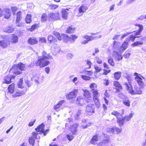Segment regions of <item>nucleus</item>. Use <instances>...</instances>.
Listing matches in <instances>:
<instances>
[{
    "mask_svg": "<svg viewBox=\"0 0 146 146\" xmlns=\"http://www.w3.org/2000/svg\"><path fill=\"white\" fill-rule=\"evenodd\" d=\"M120 46V43L118 41H114L113 42V47L112 48L113 51V56L114 57L115 60L119 61L122 59L123 57L120 53L119 50Z\"/></svg>",
    "mask_w": 146,
    "mask_h": 146,
    "instance_id": "1",
    "label": "nucleus"
},
{
    "mask_svg": "<svg viewBox=\"0 0 146 146\" xmlns=\"http://www.w3.org/2000/svg\"><path fill=\"white\" fill-rule=\"evenodd\" d=\"M18 68L17 66H13L12 68L10 70L9 72L10 73H12L16 75L19 74L21 73V71H19Z\"/></svg>",
    "mask_w": 146,
    "mask_h": 146,
    "instance_id": "17",
    "label": "nucleus"
},
{
    "mask_svg": "<svg viewBox=\"0 0 146 146\" xmlns=\"http://www.w3.org/2000/svg\"><path fill=\"white\" fill-rule=\"evenodd\" d=\"M14 30V29L12 27L8 26L5 28L4 31L8 33H11Z\"/></svg>",
    "mask_w": 146,
    "mask_h": 146,
    "instance_id": "32",
    "label": "nucleus"
},
{
    "mask_svg": "<svg viewBox=\"0 0 146 146\" xmlns=\"http://www.w3.org/2000/svg\"><path fill=\"white\" fill-rule=\"evenodd\" d=\"M18 37L15 35L13 34L12 35V38L11 39V41L12 43H15L18 42Z\"/></svg>",
    "mask_w": 146,
    "mask_h": 146,
    "instance_id": "28",
    "label": "nucleus"
},
{
    "mask_svg": "<svg viewBox=\"0 0 146 146\" xmlns=\"http://www.w3.org/2000/svg\"><path fill=\"white\" fill-rule=\"evenodd\" d=\"M17 66L18 69L21 70H25L26 68V67L25 65L22 63L18 64L17 65Z\"/></svg>",
    "mask_w": 146,
    "mask_h": 146,
    "instance_id": "33",
    "label": "nucleus"
},
{
    "mask_svg": "<svg viewBox=\"0 0 146 146\" xmlns=\"http://www.w3.org/2000/svg\"><path fill=\"white\" fill-rule=\"evenodd\" d=\"M32 134V135L29 137V142L30 144L33 145L34 144L35 140L36 139L38 133L37 132H34Z\"/></svg>",
    "mask_w": 146,
    "mask_h": 146,
    "instance_id": "12",
    "label": "nucleus"
},
{
    "mask_svg": "<svg viewBox=\"0 0 146 146\" xmlns=\"http://www.w3.org/2000/svg\"><path fill=\"white\" fill-rule=\"evenodd\" d=\"M11 9L12 10L13 15H15V12L17 9V7H11Z\"/></svg>",
    "mask_w": 146,
    "mask_h": 146,
    "instance_id": "57",
    "label": "nucleus"
},
{
    "mask_svg": "<svg viewBox=\"0 0 146 146\" xmlns=\"http://www.w3.org/2000/svg\"><path fill=\"white\" fill-rule=\"evenodd\" d=\"M49 17L53 20H57L59 19V15L58 13H50L49 15Z\"/></svg>",
    "mask_w": 146,
    "mask_h": 146,
    "instance_id": "18",
    "label": "nucleus"
},
{
    "mask_svg": "<svg viewBox=\"0 0 146 146\" xmlns=\"http://www.w3.org/2000/svg\"><path fill=\"white\" fill-rule=\"evenodd\" d=\"M63 36V40L65 42L70 41L71 43L75 42L76 40L78 38V36L76 35H71L69 36L66 35H62Z\"/></svg>",
    "mask_w": 146,
    "mask_h": 146,
    "instance_id": "4",
    "label": "nucleus"
},
{
    "mask_svg": "<svg viewBox=\"0 0 146 146\" xmlns=\"http://www.w3.org/2000/svg\"><path fill=\"white\" fill-rule=\"evenodd\" d=\"M104 135L105 137H106L107 139L103 140L102 141L100 142L98 144V146H105L108 143L109 141V136L105 134H103Z\"/></svg>",
    "mask_w": 146,
    "mask_h": 146,
    "instance_id": "13",
    "label": "nucleus"
},
{
    "mask_svg": "<svg viewBox=\"0 0 146 146\" xmlns=\"http://www.w3.org/2000/svg\"><path fill=\"white\" fill-rule=\"evenodd\" d=\"M93 98H98L99 94L96 90H94L92 92Z\"/></svg>",
    "mask_w": 146,
    "mask_h": 146,
    "instance_id": "45",
    "label": "nucleus"
},
{
    "mask_svg": "<svg viewBox=\"0 0 146 146\" xmlns=\"http://www.w3.org/2000/svg\"><path fill=\"white\" fill-rule=\"evenodd\" d=\"M135 79L137 81L140 87L143 88L145 87V85L144 84V82L142 81V79L141 77L137 76H136Z\"/></svg>",
    "mask_w": 146,
    "mask_h": 146,
    "instance_id": "16",
    "label": "nucleus"
},
{
    "mask_svg": "<svg viewBox=\"0 0 146 146\" xmlns=\"http://www.w3.org/2000/svg\"><path fill=\"white\" fill-rule=\"evenodd\" d=\"M47 19V15L46 13H43L41 17V21L43 22H45Z\"/></svg>",
    "mask_w": 146,
    "mask_h": 146,
    "instance_id": "39",
    "label": "nucleus"
},
{
    "mask_svg": "<svg viewBox=\"0 0 146 146\" xmlns=\"http://www.w3.org/2000/svg\"><path fill=\"white\" fill-rule=\"evenodd\" d=\"M82 110H79L74 115V117L76 119H80V115L82 112Z\"/></svg>",
    "mask_w": 146,
    "mask_h": 146,
    "instance_id": "36",
    "label": "nucleus"
},
{
    "mask_svg": "<svg viewBox=\"0 0 146 146\" xmlns=\"http://www.w3.org/2000/svg\"><path fill=\"white\" fill-rule=\"evenodd\" d=\"M111 114L112 115L115 116L116 117L117 119L119 117H122V115L123 114V113L122 114H121L117 111H113L111 112Z\"/></svg>",
    "mask_w": 146,
    "mask_h": 146,
    "instance_id": "29",
    "label": "nucleus"
},
{
    "mask_svg": "<svg viewBox=\"0 0 146 146\" xmlns=\"http://www.w3.org/2000/svg\"><path fill=\"white\" fill-rule=\"evenodd\" d=\"M128 42L126 40L122 44V45L120 47V48L119 50V52L121 53L123 52L128 47Z\"/></svg>",
    "mask_w": 146,
    "mask_h": 146,
    "instance_id": "19",
    "label": "nucleus"
},
{
    "mask_svg": "<svg viewBox=\"0 0 146 146\" xmlns=\"http://www.w3.org/2000/svg\"><path fill=\"white\" fill-rule=\"evenodd\" d=\"M65 34H62L61 35H60L59 33H58V34L56 36L58 39L60 40L62 39V37L63 38V36L62 35H64Z\"/></svg>",
    "mask_w": 146,
    "mask_h": 146,
    "instance_id": "61",
    "label": "nucleus"
},
{
    "mask_svg": "<svg viewBox=\"0 0 146 146\" xmlns=\"http://www.w3.org/2000/svg\"><path fill=\"white\" fill-rule=\"evenodd\" d=\"M4 17L5 19H9L11 16V11L10 9L8 8H6L4 10Z\"/></svg>",
    "mask_w": 146,
    "mask_h": 146,
    "instance_id": "14",
    "label": "nucleus"
},
{
    "mask_svg": "<svg viewBox=\"0 0 146 146\" xmlns=\"http://www.w3.org/2000/svg\"><path fill=\"white\" fill-rule=\"evenodd\" d=\"M108 63L112 66L114 65L115 63L113 61V58H110L108 59Z\"/></svg>",
    "mask_w": 146,
    "mask_h": 146,
    "instance_id": "46",
    "label": "nucleus"
},
{
    "mask_svg": "<svg viewBox=\"0 0 146 146\" xmlns=\"http://www.w3.org/2000/svg\"><path fill=\"white\" fill-rule=\"evenodd\" d=\"M134 25L135 26H137L139 27V29L138 30L142 31L143 30V26L140 24L136 23Z\"/></svg>",
    "mask_w": 146,
    "mask_h": 146,
    "instance_id": "56",
    "label": "nucleus"
},
{
    "mask_svg": "<svg viewBox=\"0 0 146 146\" xmlns=\"http://www.w3.org/2000/svg\"><path fill=\"white\" fill-rule=\"evenodd\" d=\"M88 7H87L86 5L83 4L78 9V11L79 13L81 15H82L88 9Z\"/></svg>",
    "mask_w": 146,
    "mask_h": 146,
    "instance_id": "15",
    "label": "nucleus"
},
{
    "mask_svg": "<svg viewBox=\"0 0 146 146\" xmlns=\"http://www.w3.org/2000/svg\"><path fill=\"white\" fill-rule=\"evenodd\" d=\"M107 131L110 134H113L114 132V127L107 128Z\"/></svg>",
    "mask_w": 146,
    "mask_h": 146,
    "instance_id": "53",
    "label": "nucleus"
},
{
    "mask_svg": "<svg viewBox=\"0 0 146 146\" xmlns=\"http://www.w3.org/2000/svg\"><path fill=\"white\" fill-rule=\"evenodd\" d=\"M74 56V54L70 53H68L66 55V57L69 60H71Z\"/></svg>",
    "mask_w": 146,
    "mask_h": 146,
    "instance_id": "55",
    "label": "nucleus"
},
{
    "mask_svg": "<svg viewBox=\"0 0 146 146\" xmlns=\"http://www.w3.org/2000/svg\"><path fill=\"white\" fill-rule=\"evenodd\" d=\"M49 9L52 10H54L58 7V5H57L51 4L49 6Z\"/></svg>",
    "mask_w": 146,
    "mask_h": 146,
    "instance_id": "42",
    "label": "nucleus"
},
{
    "mask_svg": "<svg viewBox=\"0 0 146 146\" xmlns=\"http://www.w3.org/2000/svg\"><path fill=\"white\" fill-rule=\"evenodd\" d=\"M78 90H77L74 89L67 95L66 98L69 100L75 98L76 97V94L78 93Z\"/></svg>",
    "mask_w": 146,
    "mask_h": 146,
    "instance_id": "9",
    "label": "nucleus"
},
{
    "mask_svg": "<svg viewBox=\"0 0 146 146\" xmlns=\"http://www.w3.org/2000/svg\"><path fill=\"white\" fill-rule=\"evenodd\" d=\"M15 77V76L11 75L7 76L3 78V83L7 84H9L13 81Z\"/></svg>",
    "mask_w": 146,
    "mask_h": 146,
    "instance_id": "7",
    "label": "nucleus"
},
{
    "mask_svg": "<svg viewBox=\"0 0 146 146\" xmlns=\"http://www.w3.org/2000/svg\"><path fill=\"white\" fill-rule=\"evenodd\" d=\"M139 36H135L133 35H131L129 37H128L126 39V41L129 42L131 41L133 42L136 38L139 37Z\"/></svg>",
    "mask_w": 146,
    "mask_h": 146,
    "instance_id": "34",
    "label": "nucleus"
},
{
    "mask_svg": "<svg viewBox=\"0 0 146 146\" xmlns=\"http://www.w3.org/2000/svg\"><path fill=\"white\" fill-rule=\"evenodd\" d=\"M44 125L43 123H42L37 128H36L35 130L37 132H40L42 133L44 132Z\"/></svg>",
    "mask_w": 146,
    "mask_h": 146,
    "instance_id": "22",
    "label": "nucleus"
},
{
    "mask_svg": "<svg viewBox=\"0 0 146 146\" xmlns=\"http://www.w3.org/2000/svg\"><path fill=\"white\" fill-rule=\"evenodd\" d=\"M84 96L85 98H90L91 96L90 92L86 90H84Z\"/></svg>",
    "mask_w": 146,
    "mask_h": 146,
    "instance_id": "37",
    "label": "nucleus"
},
{
    "mask_svg": "<svg viewBox=\"0 0 146 146\" xmlns=\"http://www.w3.org/2000/svg\"><path fill=\"white\" fill-rule=\"evenodd\" d=\"M44 76H41L40 74H37L34 76L33 80L35 83L37 85L39 84L40 82H42Z\"/></svg>",
    "mask_w": 146,
    "mask_h": 146,
    "instance_id": "6",
    "label": "nucleus"
},
{
    "mask_svg": "<svg viewBox=\"0 0 146 146\" xmlns=\"http://www.w3.org/2000/svg\"><path fill=\"white\" fill-rule=\"evenodd\" d=\"M21 11H19L17 12V20L16 21L17 23H18V22H19V21L21 18Z\"/></svg>",
    "mask_w": 146,
    "mask_h": 146,
    "instance_id": "43",
    "label": "nucleus"
},
{
    "mask_svg": "<svg viewBox=\"0 0 146 146\" xmlns=\"http://www.w3.org/2000/svg\"><path fill=\"white\" fill-rule=\"evenodd\" d=\"M52 59V56H39L38 60L36 62V65L37 66H39L40 68L44 67L48 65L50 63L49 60Z\"/></svg>",
    "mask_w": 146,
    "mask_h": 146,
    "instance_id": "2",
    "label": "nucleus"
},
{
    "mask_svg": "<svg viewBox=\"0 0 146 146\" xmlns=\"http://www.w3.org/2000/svg\"><path fill=\"white\" fill-rule=\"evenodd\" d=\"M113 85L116 88V89L117 90L119 91L122 90V86L117 81H115L114 82Z\"/></svg>",
    "mask_w": 146,
    "mask_h": 146,
    "instance_id": "27",
    "label": "nucleus"
},
{
    "mask_svg": "<svg viewBox=\"0 0 146 146\" xmlns=\"http://www.w3.org/2000/svg\"><path fill=\"white\" fill-rule=\"evenodd\" d=\"M67 11H68V9H63L61 10L62 17L65 20L67 19V16L68 14Z\"/></svg>",
    "mask_w": 146,
    "mask_h": 146,
    "instance_id": "26",
    "label": "nucleus"
},
{
    "mask_svg": "<svg viewBox=\"0 0 146 146\" xmlns=\"http://www.w3.org/2000/svg\"><path fill=\"white\" fill-rule=\"evenodd\" d=\"M121 131V128H119L116 127H114V131H116L117 132V134H119Z\"/></svg>",
    "mask_w": 146,
    "mask_h": 146,
    "instance_id": "59",
    "label": "nucleus"
},
{
    "mask_svg": "<svg viewBox=\"0 0 146 146\" xmlns=\"http://www.w3.org/2000/svg\"><path fill=\"white\" fill-rule=\"evenodd\" d=\"M94 102L96 105V106L98 108L100 106V103L99 102V99L98 98H93Z\"/></svg>",
    "mask_w": 146,
    "mask_h": 146,
    "instance_id": "47",
    "label": "nucleus"
},
{
    "mask_svg": "<svg viewBox=\"0 0 146 146\" xmlns=\"http://www.w3.org/2000/svg\"><path fill=\"white\" fill-rule=\"evenodd\" d=\"M90 87L92 90H95V89L97 87V84L95 83H92L90 86Z\"/></svg>",
    "mask_w": 146,
    "mask_h": 146,
    "instance_id": "51",
    "label": "nucleus"
},
{
    "mask_svg": "<svg viewBox=\"0 0 146 146\" xmlns=\"http://www.w3.org/2000/svg\"><path fill=\"white\" fill-rule=\"evenodd\" d=\"M78 126L77 123H75L71 125L69 127V130L71 132L72 134L73 135L76 134L77 128Z\"/></svg>",
    "mask_w": 146,
    "mask_h": 146,
    "instance_id": "10",
    "label": "nucleus"
},
{
    "mask_svg": "<svg viewBox=\"0 0 146 146\" xmlns=\"http://www.w3.org/2000/svg\"><path fill=\"white\" fill-rule=\"evenodd\" d=\"M80 73L82 74H85L89 75H91L92 74V72L91 71H83L80 72Z\"/></svg>",
    "mask_w": 146,
    "mask_h": 146,
    "instance_id": "52",
    "label": "nucleus"
},
{
    "mask_svg": "<svg viewBox=\"0 0 146 146\" xmlns=\"http://www.w3.org/2000/svg\"><path fill=\"white\" fill-rule=\"evenodd\" d=\"M124 121H125L123 118H121L119 117L117 119V122L119 126L121 127L123 126Z\"/></svg>",
    "mask_w": 146,
    "mask_h": 146,
    "instance_id": "31",
    "label": "nucleus"
},
{
    "mask_svg": "<svg viewBox=\"0 0 146 146\" xmlns=\"http://www.w3.org/2000/svg\"><path fill=\"white\" fill-rule=\"evenodd\" d=\"M98 136L97 135H95L93 137L91 140L90 143L94 145H95L96 142L98 141Z\"/></svg>",
    "mask_w": 146,
    "mask_h": 146,
    "instance_id": "35",
    "label": "nucleus"
},
{
    "mask_svg": "<svg viewBox=\"0 0 146 146\" xmlns=\"http://www.w3.org/2000/svg\"><path fill=\"white\" fill-rule=\"evenodd\" d=\"M31 15L28 14L27 15L25 19L26 22L27 23H29L31 21Z\"/></svg>",
    "mask_w": 146,
    "mask_h": 146,
    "instance_id": "40",
    "label": "nucleus"
},
{
    "mask_svg": "<svg viewBox=\"0 0 146 146\" xmlns=\"http://www.w3.org/2000/svg\"><path fill=\"white\" fill-rule=\"evenodd\" d=\"M123 103L124 105L128 107H129L130 106V102L128 100L123 101Z\"/></svg>",
    "mask_w": 146,
    "mask_h": 146,
    "instance_id": "54",
    "label": "nucleus"
},
{
    "mask_svg": "<svg viewBox=\"0 0 146 146\" xmlns=\"http://www.w3.org/2000/svg\"><path fill=\"white\" fill-rule=\"evenodd\" d=\"M15 89V84L12 83L10 85L8 88V92L11 94L13 93Z\"/></svg>",
    "mask_w": 146,
    "mask_h": 146,
    "instance_id": "30",
    "label": "nucleus"
},
{
    "mask_svg": "<svg viewBox=\"0 0 146 146\" xmlns=\"http://www.w3.org/2000/svg\"><path fill=\"white\" fill-rule=\"evenodd\" d=\"M10 44V42L9 40H0V46L3 48L6 47L7 45Z\"/></svg>",
    "mask_w": 146,
    "mask_h": 146,
    "instance_id": "24",
    "label": "nucleus"
},
{
    "mask_svg": "<svg viewBox=\"0 0 146 146\" xmlns=\"http://www.w3.org/2000/svg\"><path fill=\"white\" fill-rule=\"evenodd\" d=\"M124 85L126 90L129 91V92L132 95L141 94H142V91L138 87H135V90H133L131 84H128L127 82H125L124 83Z\"/></svg>",
    "mask_w": 146,
    "mask_h": 146,
    "instance_id": "3",
    "label": "nucleus"
},
{
    "mask_svg": "<svg viewBox=\"0 0 146 146\" xmlns=\"http://www.w3.org/2000/svg\"><path fill=\"white\" fill-rule=\"evenodd\" d=\"M75 29L74 28H73L69 27H68L66 31V32L68 33H72L74 32Z\"/></svg>",
    "mask_w": 146,
    "mask_h": 146,
    "instance_id": "44",
    "label": "nucleus"
},
{
    "mask_svg": "<svg viewBox=\"0 0 146 146\" xmlns=\"http://www.w3.org/2000/svg\"><path fill=\"white\" fill-rule=\"evenodd\" d=\"M76 103L78 106L82 105L84 103V100L82 97L79 96L77 98Z\"/></svg>",
    "mask_w": 146,
    "mask_h": 146,
    "instance_id": "21",
    "label": "nucleus"
},
{
    "mask_svg": "<svg viewBox=\"0 0 146 146\" xmlns=\"http://www.w3.org/2000/svg\"><path fill=\"white\" fill-rule=\"evenodd\" d=\"M26 91V90L24 91H22L21 90H18L12 95V96L14 98H16L17 96H21V95L24 94Z\"/></svg>",
    "mask_w": 146,
    "mask_h": 146,
    "instance_id": "20",
    "label": "nucleus"
},
{
    "mask_svg": "<svg viewBox=\"0 0 146 146\" xmlns=\"http://www.w3.org/2000/svg\"><path fill=\"white\" fill-rule=\"evenodd\" d=\"M38 41L36 38L35 37L30 38L28 40V42L29 44L31 45H33L37 44Z\"/></svg>",
    "mask_w": 146,
    "mask_h": 146,
    "instance_id": "25",
    "label": "nucleus"
},
{
    "mask_svg": "<svg viewBox=\"0 0 146 146\" xmlns=\"http://www.w3.org/2000/svg\"><path fill=\"white\" fill-rule=\"evenodd\" d=\"M42 56H45L46 57H47V56H51L49 54H47L46 52L43 51L42 52Z\"/></svg>",
    "mask_w": 146,
    "mask_h": 146,
    "instance_id": "62",
    "label": "nucleus"
},
{
    "mask_svg": "<svg viewBox=\"0 0 146 146\" xmlns=\"http://www.w3.org/2000/svg\"><path fill=\"white\" fill-rule=\"evenodd\" d=\"M23 79H19V82L18 84V87L19 88H22V84L23 83Z\"/></svg>",
    "mask_w": 146,
    "mask_h": 146,
    "instance_id": "58",
    "label": "nucleus"
},
{
    "mask_svg": "<svg viewBox=\"0 0 146 146\" xmlns=\"http://www.w3.org/2000/svg\"><path fill=\"white\" fill-rule=\"evenodd\" d=\"M131 32H127L126 33H124L121 36V39H123L125 37L127 36L128 35H129V34H131Z\"/></svg>",
    "mask_w": 146,
    "mask_h": 146,
    "instance_id": "60",
    "label": "nucleus"
},
{
    "mask_svg": "<svg viewBox=\"0 0 146 146\" xmlns=\"http://www.w3.org/2000/svg\"><path fill=\"white\" fill-rule=\"evenodd\" d=\"M65 101L62 100L60 101L58 104L55 105L54 106V110H57V111L63 109L64 108L62 107Z\"/></svg>",
    "mask_w": 146,
    "mask_h": 146,
    "instance_id": "11",
    "label": "nucleus"
},
{
    "mask_svg": "<svg viewBox=\"0 0 146 146\" xmlns=\"http://www.w3.org/2000/svg\"><path fill=\"white\" fill-rule=\"evenodd\" d=\"M95 37H93L92 36H89L88 35H84L82 36L83 40L81 42V43L82 44H86L92 40L95 39Z\"/></svg>",
    "mask_w": 146,
    "mask_h": 146,
    "instance_id": "5",
    "label": "nucleus"
},
{
    "mask_svg": "<svg viewBox=\"0 0 146 146\" xmlns=\"http://www.w3.org/2000/svg\"><path fill=\"white\" fill-rule=\"evenodd\" d=\"M132 117V114L131 113H130L129 115L125 116L123 118L124 119L125 121H128L130 120Z\"/></svg>",
    "mask_w": 146,
    "mask_h": 146,
    "instance_id": "41",
    "label": "nucleus"
},
{
    "mask_svg": "<svg viewBox=\"0 0 146 146\" xmlns=\"http://www.w3.org/2000/svg\"><path fill=\"white\" fill-rule=\"evenodd\" d=\"M143 44V42H142L137 41L134 42L132 45L133 46H138L139 45H141Z\"/></svg>",
    "mask_w": 146,
    "mask_h": 146,
    "instance_id": "49",
    "label": "nucleus"
},
{
    "mask_svg": "<svg viewBox=\"0 0 146 146\" xmlns=\"http://www.w3.org/2000/svg\"><path fill=\"white\" fill-rule=\"evenodd\" d=\"M121 74V73L119 71L115 72L114 74V77L115 79L118 80L120 78Z\"/></svg>",
    "mask_w": 146,
    "mask_h": 146,
    "instance_id": "38",
    "label": "nucleus"
},
{
    "mask_svg": "<svg viewBox=\"0 0 146 146\" xmlns=\"http://www.w3.org/2000/svg\"><path fill=\"white\" fill-rule=\"evenodd\" d=\"M66 137L70 141H72L74 138V136L72 135L70 133L67 134Z\"/></svg>",
    "mask_w": 146,
    "mask_h": 146,
    "instance_id": "50",
    "label": "nucleus"
},
{
    "mask_svg": "<svg viewBox=\"0 0 146 146\" xmlns=\"http://www.w3.org/2000/svg\"><path fill=\"white\" fill-rule=\"evenodd\" d=\"M94 106L92 104L87 105L86 108L87 113L89 115H92L94 113Z\"/></svg>",
    "mask_w": 146,
    "mask_h": 146,
    "instance_id": "8",
    "label": "nucleus"
},
{
    "mask_svg": "<svg viewBox=\"0 0 146 146\" xmlns=\"http://www.w3.org/2000/svg\"><path fill=\"white\" fill-rule=\"evenodd\" d=\"M48 40L49 44H53L55 43L57 40L56 38L54 37L52 35H50L48 37Z\"/></svg>",
    "mask_w": 146,
    "mask_h": 146,
    "instance_id": "23",
    "label": "nucleus"
},
{
    "mask_svg": "<svg viewBox=\"0 0 146 146\" xmlns=\"http://www.w3.org/2000/svg\"><path fill=\"white\" fill-rule=\"evenodd\" d=\"M94 68L96 72H100L101 70V68L97 66H95Z\"/></svg>",
    "mask_w": 146,
    "mask_h": 146,
    "instance_id": "64",
    "label": "nucleus"
},
{
    "mask_svg": "<svg viewBox=\"0 0 146 146\" xmlns=\"http://www.w3.org/2000/svg\"><path fill=\"white\" fill-rule=\"evenodd\" d=\"M80 76L83 79L85 80H89L91 78L90 77L85 75H81Z\"/></svg>",
    "mask_w": 146,
    "mask_h": 146,
    "instance_id": "48",
    "label": "nucleus"
},
{
    "mask_svg": "<svg viewBox=\"0 0 146 146\" xmlns=\"http://www.w3.org/2000/svg\"><path fill=\"white\" fill-rule=\"evenodd\" d=\"M96 62L97 63L100 64H102V59L100 58H96Z\"/></svg>",
    "mask_w": 146,
    "mask_h": 146,
    "instance_id": "63",
    "label": "nucleus"
}]
</instances>
